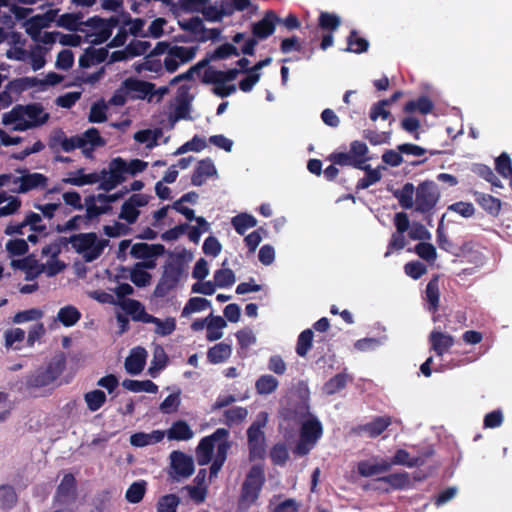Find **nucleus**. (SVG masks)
<instances>
[{
	"mask_svg": "<svg viewBox=\"0 0 512 512\" xmlns=\"http://www.w3.org/2000/svg\"><path fill=\"white\" fill-rule=\"evenodd\" d=\"M107 48H93L88 47L84 53L79 57V66L82 68H88L94 64H100L104 62L108 57Z\"/></svg>",
	"mask_w": 512,
	"mask_h": 512,
	"instance_id": "a878e982",
	"label": "nucleus"
},
{
	"mask_svg": "<svg viewBox=\"0 0 512 512\" xmlns=\"http://www.w3.org/2000/svg\"><path fill=\"white\" fill-rule=\"evenodd\" d=\"M415 252L420 258L427 262H434L437 257L436 248L427 242H420L415 246Z\"/></svg>",
	"mask_w": 512,
	"mask_h": 512,
	"instance_id": "338daca9",
	"label": "nucleus"
},
{
	"mask_svg": "<svg viewBox=\"0 0 512 512\" xmlns=\"http://www.w3.org/2000/svg\"><path fill=\"white\" fill-rule=\"evenodd\" d=\"M154 321H150V323L155 324V333L160 336H169L176 329V321L173 317H168L165 320H161L155 316H153Z\"/></svg>",
	"mask_w": 512,
	"mask_h": 512,
	"instance_id": "4d7b16f0",
	"label": "nucleus"
},
{
	"mask_svg": "<svg viewBox=\"0 0 512 512\" xmlns=\"http://www.w3.org/2000/svg\"><path fill=\"white\" fill-rule=\"evenodd\" d=\"M43 28H47V24L44 23L43 17H37L35 15L26 21V33L34 41H39L41 30Z\"/></svg>",
	"mask_w": 512,
	"mask_h": 512,
	"instance_id": "5fc2aeb1",
	"label": "nucleus"
},
{
	"mask_svg": "<svg viewBox=\"0 0 512 512\" xmlns=\"http://www.w3.org/2000/svg\"><path fill=\"white\" fill-rule=\"evenodd\" d=\"M279 22V17L273 10L265 12L263 18L252 25V34L254 37L245 41L241 47V52L245 55H254L257 39H266L271 36Z\"/></svg>",
	"mask_w": 512,
	"mask_h": 512,
	"instance_id": "39448f33",
	"label": "nucleus"
},
{
	"mask_svg": "<svg viewBox=\"0 0 512 512\" xmlns=\"http://www.w3.org/2000/svg\"><path fill=\"white\" fill-rule=\"evenodd\" d=\"M48 147L53 153H59L60 151L69 153L77 148L82 149L84 144L79 135L67 137L66 133L58 128L50 134Z\"/></svg>",
	"mask_w": 512,
	"mask_h": 512,
	"instance_id": "9b49d317",
	"label": "nucleus"
},
{
	"mask_svg": "<svg viewBox=\"0 0 512 512\" xmlns=\"http://www.w3.org/2000/svg\"><path fill=\"white\" fill-rule=\"evenodd\" d=\"M82 15L80 13H65L62 14L58 20L57 25L59 27L65 28L69 31H83L80 28L82 25Z\"/></svg>",
	"mask_w": 512,
	"mask_h": 512,
	"instance_id": "49530a36",
	"label": "nucleus"
},
{
	"mask_svg": "<svg viewBox=\"0 0 512 512\" xmlns=\"http://www.w3.org/2000/svg\"><path fill=\"white\" fill-rule=\"evenodd\" d=\"M323 435V426L318 418L311 416L305 420L300 428L299 441L293 452L298 456H305L316 446Z\"/></svg>",
	"mask_w": 512,
	"mask_h": 512,
	"instance_id": "20e7f679",
	"label": "nucleus"
},
{
	"mask_svg": "<svg viewBox=\"0 0 512 512\" xmlns=\"http://www.w3.org/2000/svg\"><path fill=\"white\" fill-rule=\"evenodd\" d=\"M81 318L79 310L71 305L60 308L57 319L65 326L71 327L75 325Z\"/></svg>",
	"mask_w": 512,
	"mask_h": 512,
	"instance_id": "c03bdc74",
	"label": "nucleus"
},
{
	"mask_svg": "<svg viewBox=\"0 0 512 512\" xmlns=\"http://www.w3.org/2000/svg\"><path fill=\"white\" fill-rule=\"evenodd\" d=\"M224 328V317H211L207 324L206 337L209 341H215L221 338V329Z\"/></svg>",
	"mask_w": 512,
	"mask_h": 512,
	"instance_id": "6e6d98bb",
	"label": "nucleus"
},
{
	"mask_svg": "<svg viewBox=\"0 0 512 512\" xmlns=\"http://www.w3.org/2000/svg\"><path fill=\"white\" fill-rule=\"evenodd\" d=\"M348 382V374L345 372H340L330 378L325 384L323 385V392L326 395H334L340 391H342Z\"/></svg>",
	"mask_w": 512,
	"mask_h": 512,
	"instance_id": "79ce46f5",
	"label": "nucleus"
},
{
	"mask_svg": "<svg viewBox=\"0 0 512 512\" xmlns=\"http://www.w3.org/2000/svg\"><path fill=\"white\" fill-rule=\"evenodd\" d=\"M6 251L10 256H22L29 250L28 243L23 238L9 240L5 245Z\"/></svg>",
	"mask_w": 512,
	"mask_h": 512,
	"instance_id": "0e129e2a",
	"label": "nucleus"
},
{
	"mask_svg": "<svg viewBox=\"0 0 512 512\" xmlns=\"http://www.w3.org/2000/svg\"><path fill=\"white\" fill-rule=\"evenodd\" d=\"M357 470L362 477H372L390 470L388 460L382 459L379 463H371L368 460L360 461L357 465Z\"/></svg>",
	"mask_w": 512,
	"mask_h": 512,
	"instance_id": "2f4dec72",
	"label": "nucleus"
},
{
	"mask_svg": "<svg viewBox=\"0 0 512 512\" xmlns=\"http://www.w3.org/2000/svg\"><path fill=\"white\" fill-rule=\"evenodd\" d=\"M257 6L251 3V0H226V18L231 16L235 11L243 12L248 10V15H242L244 21L248 20Z\"/></svg>",
	"mask_w": 512,
	"mask_h": 512,
	"instance_id": "4c0bfd02",
	"label": "nucleus"
},
{
	"mask_svg": "<svg viewBox=\"0 0 512 512\" xmlns=\"http://www.w3.org/2000/svg\"><path fill=\"white\" fill-rule=\"evenodd\" d=\"M84 400L88 409L91 412L99 410L106 402V394L100 390L95 389L84 394Z\"/></svg>",
	"mask_w": 512,
	"mask_h": 512,
	"instance_id": "09e8293b",
	"label": "nucleus"
},
{
	"mask_svg": "<svg viewBox=\"0 0 512 512\" xmlns=\"http://www.w3.org/2000/svg\"><path fill=\"white\" fill-rule=\"evenodd\" d=\"M425 300L427 302V309L431 313H436L439 309L440 291L439 281L437 277L432 278L425 289Z\"/></svg>",
	"mask_w": 512,
	"mask_h": 512,
	"instance_id": "7c9ffc66",
	"label": "nucleus"
},
{
	"mask_svg": "<svg viewBox=\"0 0 512 512\" xmlns=\"http://www.w3.org/2000/svg\"><path fill=\"white\" fill-rule=\"evenodd\" d=\"M434 104L427 96H420L416 100L408 101L404 106L405 113H413L419 111L421 114L426 115L432 112Z\"/></svg>",
	"mask_w": 512,
	"mask_h": 512,
	"instance_id": "ea45409f",
	"label": "nucleus"
},
{
	"mask_svg": "<svg viewBox=\"0 0 512 512\" xmlns=\"http://www.w3.org/2000/svg\"><path fill=\"white\" fill-rule=\"evenodd\" d=\"M171 468L179 478H188L194 473V462L192 457L181 451H173L170 454Z\"/></svg>",
	"mask_w": 512,
	"mask_h": 512,
	"instance_id": "4468645a",
	"label": "nucleus"
},
{
	"mask_svg": "<svg viewBox=\"0 0 512 512\" xmlns=\"http://www.w3.org/2000/svg\"><path fill=\"white\" fill-rule=\"evenodd\" d=\"M122 386L134 393L139 392H147V393H156L158 391V386L151 380H132L125 379L122 382Z\"/></svg>",
	"mask_w": 512,
	"mask_h": 512,
	"instance_id": "a19ab883",
	"label": "nucleus"
},
{
	"mask_svg": "<svg viewBox=\"0 0 512 512\" xmlns=\"http://www.w3.org/2000/svg\"><path fill=\"white\" fill-rule=\"evenodd\" d=\"M216 174V168L210 159H203L198 162L192 177L191 183L194 186H201L209 177Z\"/></svg>",
	"mask_w": 512,
	"mask_h": 512,
	"instance_id": "393cba45",
	"label": "nucleus"
},
{
	"mask_svg": "<svg viewBox=\"0 0 512 512\" xmlns=\"http://www.w3.org/2000/svg\"><path fill=\"white\" fill-rule=\"evenodd\" d=\"M23 114L26 115L35 126L45 124L49 119V114L44 113L43 106L40 103H32L22 106Z\"/></svg>",
	"mask_w": 512,
	"mask_h": 512,
	"instance_id": "e433bc0d",
	"label": "nucleus"
},
{
	"mask_svg": "<svg viewBox=\"0 0 512 512\" xmlns=\"http://www.w3.org/2000/svg\"><path fill=\"white\" fill-rule=\"evenodd\" d=\"M341 25V18L333 12L322 11L318 17V28L323 31L320 42V49L327 50L334 44L333 33L338 30Z\"/></svg>",
	"mask_w": 512,
	"mask_h": 512,
	"instance_id": "9d476101",
	"label": "nucleus"
},
{
	"mask_svg": "<svg viewBox=\"0 0 512 512\" xmlns=\"http://www.w3.org/2000/svg\"><path fill=\"white\" fill-rule=\"evenodd\" d=\"M415 197V210L424 214L434 209L440 194L437 185L433 181L426 180L418 184Z\"/></svg>",
	"mask_w": 512,
	"mask_h": 512,
	"instance_id": "1a4fd4ad",
	"label": "nucleus"
},
{
	"mask_svg": "<svg viewBox=\"0 0 512 512\" xmlns=\"http://www.w3.org/2000/svg\"><path fill=\"white\" fill-rule=\"evenodd\" d=\"M496 171L504 178L512 177V161L510 156L503 152L495 160Z\"/></svg>",
	"mask_w": 512,
	"mask_h": 512,
	"instance_id": "052dcab7",
	"label": "nucleus"
},
{
	"mask_svg": "<svg viewBox=\"0 0 512 512\" xmlns=\"http://www.w3.org/2000/svg\"><path fill=\"white\" fill-rule=\"evenodd\" d=\"M165 432L154 430L151 433L136 432L130 436V444L134 447H145L159 443L163 440Z\"/></svg>",
	"mask_w": 512,
	"mask_h": 512,
	"instance_id": "bb28decb",
	"label": "nucleus"
},
{
	"mask_svg": "<svg viewBox=\"0 0 512 512\" xmlns=\"http://www.w3.org/2000/svg\"><path fill=\"white\" fill-rule=\"evenodd\" d=\"M216 59H224V44L219 45L212 53L208 54V56L202 61L198 62L196 65L192 66L186 72L177 75L171 80V84H177L180 81L191 80L193 77V73L199 71L200 69L206 67L208 63L212 60Z\"/></svg>",
	"mask_w": 512,
	"mask_h": 512,
	"instance_id": "6ab92c4d",
	"label": "nucleus"
},
{
	"mask_svg": "<svg viewBox=\"0 0 512 512\" xmlns=\"http://www.w3.org/2000/svg\"><path fill=\"white\" fill-rule=\"evenodd\" d=\"M194 435V432L184 420H177L172 423L171 427L167 430V437L169 440L188 441Z\"/></svg>",
	"mask_w": 512,
	"mask_h": 512,
	"instance_id": "c85d7f7f",
	"label": "nucleus"
},
{
	"mask_svg": "<svg viewBox=\"0 0 512 512\" xmlns=\"http://www.w3.org/2000/svg\"><path fill=\"white\" fill-rule=\"evenodd\" d=\"M416 188L410 182L405 183L401 189H397L393 192V196L398 200L399 205L403 209H411L414 206V194Z\"/></svg>",
	"mask_w": 512,
	"mask_h": 512,
	"instance_id": "c9c22d12",
	"label": "nucleus"
},
{
	"mask_svg": "<svg viewBox=\"0 0 512 512\" xmlns=\"http://www.w3.org/2000/svg\"><path fill=\"white\" fill-rule=\"evenodd\" d=\"M59 241L63 245L70 243L78 254H83L85 262L88 263L98 259L109 245L108 239L99 240L95 232L74 234L69 238L61 237Z\"/></svg>",
	"mask_w": 512,
	"mask_h": 512,
	"instance_id": "f257e3e1",
	"label": "nucleus"
},
{
	"mask_svg": "<svg viewBox=\"0 0 512 512\" xmlns=\"http://www.w3.org/2000/svg\"><path fill=\"white\" fill-rule=\"evenodd\" d=\"M392 418L390 416H377L371 422L359 425L355 428L358 434L364 433L370 438L380 436L390 425Z\"/></svg>",
	"mask_w": 512,
	"mask_h": 512,
	"instance_id": "dca6fc26",
	"label": "nucleus"
},
{
	"mask_svg": "<svg viewBox=\"0 0 512 512\" xmlns=\"http://www.w3.org/2000/svg\"><path fill=\"white\" fill-rule=\"evenodd\" d=\"M83 141L82 153L85 157L90 158L96 148L106 145V140L100 135L97 128L91 127L79 135Z\"/></svg>",
	"mask_w": 512,
	"mask_h": 512,
	"instance_id": "f3484780",
	"label": "nucleus"
},
{
	"mask_svg": "<svg viewBox=\"0 0 512 512\" xmlns=\"http://www.w3.org/2000/svg\"><path fill=\"white\" fill-rule=\"evenodd\" d=\"M313 331L311 329L303 330L297 339L296 353L300 357H305L309 350L312 348Z\"/></svg>",
	"mask_w": 512,
	"mask_h": 512,
	"instance_id": "603ef678",
	"label": "nucleus"
},
{
	"mask_svg": "<svg viewBox=\"0 0 512 512\" xmlns=\"http://www.w3.org/2000/svg\"><path fill=\"white\" fill-rule=\"evenodd\" d=\"M145 492H146V482L143 480L137 481V482L132 483L128 487L126 494H125V498L129 503L137 504L143 499Z\"/></svg>",
	"mask_w": 512,
	"mask_h": 512,
	"instance_id": "3c124183",
	"label": "nucleus"
},
{
	"mask_svg": "<svg viewBox=\"0 0 512 512\" xmlns=\"http://www.w3.org/2000/svg\"><path fill=\"white\" fill-rule=\"evenodd\" d=\"M165 253L162 244L135 243L131 246L130 255L135 259L157 258Z\"/></svg>",
	"mask_w": 512,
	"mask_h": 512,
	"instance_id": "aec40b11",
	"label": "nucleus"
},
{
	"mask_svg": "<svg viewBox=\"0 0 512 512\" xmlns=\"http://www.w3.org/2000/svg\"><path fill=\"white\" fill-rule=\"evenodd\" d=\"M267 423V414L262 412L247 430L250 458H263L265 454V436L263 428Z\"/></svg>",
	"mask_w": 512,
	"mask_h": 512,
	"instance_id": "0eeeda50",
	"label": "nucleus"
},
{
	"mask_svg": "<svg viewBox=\"0 0 512 512\" xmlns=\"http://www.w3.org/2000/svg\"><path fill=\"white\" fill-rule=\"evenodd\" d=\"M76 174L78 176L63 178L62 182L65 184H71L74 186H84L89 184H96L103 181V175L97 172L84 174V169H79Z\"/></svg>",
	"mask_w": 512,
	"mask_h": 512,
	"instance_id": "473e14b6",
	"label": "nucleus"
},
{
	"mask_svg": "<svg viewBox=\"0 0 512 512\" xmlns=\"http://www.w3.org/2000/svg\"><path fill=\"white\" fill-rule=\"evenodd\" d=\"M472 195L474 197V200L478 205L481 206V208L487 212L489 215L496 217L499 215L501 211V200L490 195L485 194L478 191H473Z\"/></svg>",
	"mask_w": 512,
	"mask_h": 512,
	"instance_id": "5701e85b",
	"label": "nucleus"
},
{
	"mask_svg": "<svg viewBox=\"0 0 512 512\" xmlns=\"http://www.w3.org/2000/svg\"><path fill=\"white\" fill-rule=\"evenodd\" d=\"M77 498V484L73 474L67 473L63 476L60 484L58 485L55 495L54 503L59 505H70Z\"/></svg>",
	"mask_w": 512,
	"mask_h": 512,
	"instance_id": "ddd939ff",
	"label": "nucleus"
},
{
	"mask_svg": "<svg viewBox=\"0 0 512 512\" xmlns=\"http://www.w3.org/2000/svg\"><path fill=\"white\" fill-rule=\"evenodd\" d=\"M377 481L385 482L395 490H402L410 485V477L407 472H397L379 477Z\"/></svg>",
	"mask_w": 512,
	"mask_h": 512,
	"instance_id": "37998d69",
	"label": "nucleus"
},
{
	"mask_svg": "<svg viewBox=\"0 0 512 512\" xmlns=\"http://www.w3.org/2000/svg\"><path fill=\"white\" fill-rule=\"evenodd\" d=\"M121 307L128 315L131 316L133 321H139L143 323H150V321H154L153 315L148 314L144 305L138 300H124L121 304Z\"/></svg>",
	"mask_w": 512,
	"mask_h": 512,
	"instance_id": "4be33fe9",
	"label": "nucleus"
},
{
	"mask_svg": "<svg viewBox=\"0 0 512 512\" xmlns=\"http://www.w3.org/2000/svg\"><path fill=\"white\" fill-rule=\"evenodd\" d=\"M350 153L355 157L356 161H361V165L370 160L368 156L369 149L366 143L354 140L350 143Z\"/></svg>",
	"mask_w": 512,
	"mask_h": 512,
	"instance_id": "e2e57ef3",
	"label": "nucleus"
},
{
	"mask_svg": "<svg viewBox=\"0 0 512 512\" xmlns=\"http://www.w3.org/2000/svg\"><path fill=\"white\" fill-rule=\"evenodd\" d=\"M178 24L182 30L191 33L197 41L198 37L205 32L203 21L198 16L192 17L188 20H179Z\"/></svg>",
	"mask_w": 512,
	"mask_h": 512,
	"instance_id": "a18cd8bd",
	"label": "nucleus"
},
{
	"mask_svg": "<svg viewBox=\"0 0 512 512\" xmlns=\"http://www.w3.org/2000/svg\"><path fill=\"white\" fill-rule=\"evenodd\" d=\"M203 82L207 84H215V93L224 98V71L217 70L212 66L204 67Z\"/></svg>",
	"mask_w": 512,
	"mask_h": 512,
	"instance_id": "cd10ccee",
	"label": "nucleus"
},
{
	"mask_svg": "<svg viewBox=\"0 0 512 512\" xmlns=\"http://www.w3.org/2000/svg\"><path fill=\"white\" fill-rule=\"evenodd\" d=\"M369 49V42L367 39L360 37L356 29H352L347 36V47L345 52L361 54L367 52Z\"/></svg>",
	"mask_w": 512,
	"mask_h": 512,
	"instance_id": "f704fd0d",
	"label": "nucleus"
},
{
	"mask_svg": "<svg viewBox=\"0 0 512 512\" xmlns=\"http://www.w3.org/2000/svg\"><path fill=\"white\" fill-rule=\"evenodd\" d=\"M146 350L138 347L132 350L131 354L125 359V369L131 375H138L144 369L146 363Z\"/></svg>",
	"mask_w": 512,
	"mask_h": 512,
	"instance_id": "b1692460",
	"label": "nucleus"
},
{
	"mask_svg": "<svg viewBox=\"0 0 512 512\" xmlns=\"http://www.w3.org/2000/svg\"><path fill=\"white\" fill-rule=\"evenodd\" d=\"M107 106L106 104L101 102L94 103L89 112L88 121L90 123H103L107 120Z\"/></svg>",
	"mask_w": 512,
	"mask_h": 512,
	"instance_id": "69168bd1",
	"label": "nucleus"
},
{
	"mask_svg": "<svg viewBox=\"0 0 512 512\" xmlns=\"http://www.w3.org/2000/svg\"><path fill=\"white\" fill-rule=\"evenodd\" d=\"M334 165L339 166H352L354 168H361V161H356L355 157L349 152H333L328 157Z\"/></svg>",
	"mask_w": 512,
	"mask_h": 512,
	"instance_id": "de8ad7c7",
	"label": "nucleus"
},
{
	"mask_svg": "<svg viewBox=\"0 0 512 512\" xmlns=\"http://www.w3.org/2000/svg\"><path fill=\"white\" fill-rule=\"evenodd\" d=\"M224 438V428H218L213 434L202 438L196 448V460L201 466L211 462L214 454L216 441Z\"/></svg>",
	"mask_w": 512,
	"mask_h": 512,
	"instance_id": "f8f14e48",
	"label": "nucleus"
},
{
	"mask_svg": "<svg viewBox=\"0 0 512 512\" xmlns=\"http://www.w3.org/2000/svg\"><path fill=\"white\" fill-rule=\"evenodd\" d=\"M151 274L143 268L136 267V263L130 271V280L137 287H146L150 284Z\"/></svg>",
	"mask_w": 512,
	"mask_h": 512,
	"instance_id": "680f3d73",
	"label": "nucleus"
},
{
	"mask_svg": "<svg viewBox=\"0 0 512 512\" xmlns=\"http://www.w3.org/2000/svg\"><path fill=\"white\" fill-rule=\"evenodd\" d=\"M103 181L99 184V189L109 192L122 184L125 180L126 160L122 157L113 158L108 165V170L102 169Z\"/></svg>",
	"mask_w": 512,
	"mask_h": 512,
	"instance_id": "6e6552de",
	"label": "nucleus"
},
{
	"mask_svg": "<svg viewBox=\"0 0 512 512\" xmlns=\"http://www.w3.org/2000/svg\"><path fill=\"white\" fill-rule=\"evenodd\" d=\"M180 498L176 494L161 496L156 504L157 512H176Z\"/></svg>",
	"mask_w": 512,
	"mask_h": 512,
	"instance_id": "864d4df0",
	"label": "nucleus"
},
{
	"mask_svg": "<svg viewBox=\"0 0 512 512\" xmlns=\"http://www.w3.org/2000/svg\"><path fill=\"white\" fill-rule=\"evenodd\" d=\"M278 384V380L274 376L266 374L257 379L255 388L259 394L267 395L274 392L277 389Z\"/></svg>",
	"mask_w": 512,
	"mask_h": 512,
	"instance_id": "8fccbe9b",
	"label": "nucleus"
},
{
	"mask_svg": "<svg viewBox=\"0 0 512 512\" xmlns=\"http://www.w3.org/2000/svg\"><path fill=\"white\" fill-rule=\"evenodd\" d=\"M18 501V495L13 486L8 484L0 485V510H11Z\"/></svg>",
	"mask_w": 512,
	"mask_h": 512,
	"instance_id": "58836bf2",
	"label": "nucleus"
},
{
	"mask_svg": "<svg viewBox=\"0 0 512 512\" xmlns=\"http://www.w3.org/2000/svg\"><path fill=\"white\" fill-rule=\"evenodd\" d=\"M257 224V219L246 212L239 213L231 219V225L239 235H244L247 230L256 227Z\"/></svg>",
	"mask_w": 512,
	"mask_h": 512,
	"instance_id": "72a5a7b5",
	"label": "nucleus"
},
{
	"mask_svg": "<svg viewBox=\"0 0 512 512\" xmlns=\"http://www.w3.org/2000/svg\"><path fill=\"white\" fill-rule=\"evenodd\" d=\"M124 87L128 92L136 93L135 97L138 99L148 98L149 100L157 93L155 90V84L136 79V78H128L124 81Z\"/></svg>",
	"mask_w": 512,
	"mask_h": 512,
	"instance_id": "a211bd4d",
	"label": "nucleus"
},
{
	"mask_svg": "<svg viewBox=\"0 0 512 512\" xmlns=\"http://www.w3.org/2000/svg\"><path fill=\"white\" fill-rule=\"evenodd\" d=\"M183 272L184 264L180 258L167 262L154 289L153 295L156 298H164L167 296L170 291L177 287Z\"/></svg>",
	"mask_w": 512,
	"mask_h": 512,
	"instance_id": "423d86ee",
	"label": "nucleus"
},
{
	"mask_svg": "<svg viewBox=\"0 0 512 512\" xmlns=\"http://www.w3.org/2000/svg\"><path fill=\"white\" fill-rule=\"evenodd\" d=\"M431 350L439 357L447 353L454 345V337L441 331H432L429 335Z\"/></svg>",
	"mask_w": 512,
	"mask_h": 512,
	"instance_id": "412c9836",
	"label": "nucleus"
},
{
	"mask_svg": "<svg viewBox=\"0 0 512 512\" xmlns=\"http://www.w3.org/2000/svg\"><path fill=\"white\" fill-rule=\"evenodd\" d=\"M270 457L274 464L284 465L289 458V453L285 444H275L270 451Z\"/></svg>",
	"mask_w": 512,
	"mask_h": 512,
	"instance_id": "774afa93",
	"label": "nucleus"
},
{
	"mask_svg": "<svg viewBox=\"0 0 512 512\" xmlns=\"http://www.w3.org/2000/svg\"><path fill=\"white\" fill-rule=\"evenodd\" d=\"M196 51V47L172 46L169 49V54L179 60L180 63H187L195 57Z\"/></svg>",
	"mask_w": 512,
	"mask_h": 512,
	"instance_id": "13d9d810",
	"label": "nucleus"
},
{
	"mask_svg": "<svg viewBox=\"0 0 512 512\" xmlns=\"http://www.w3.org/2000/svg\"><path fill=\"white\" fill-rule=\"evenodd\" d=\"M20 183L18 189L15 191L19 194H25L37 188H45L48 183V178L41 173H27L20 177L14 178V183Z\"/></svg>",
	"mask_w": 512,
	"mask_h": 512,
	"instance_id": "2eb2a0df",
	"label": "nucleus"
},
{
	"mask_svg": "<svg viewBox=\"0 0 512 512\" xmlns=\"http://www.w3.org/2000/svg\"><path fill=\"white\" fill-rule=\"evenodd\" d=\"M66 368L63 352L54 355L45 368H39L26 379L28 388H43L54 383Z\"/></svg>",
	"mask_w": 512,
	"mask_h": 512,
	"instance_id": "7ed1b4c3",
	"label": "nucleus"
},
{
	"mask_svg": "<svg viewBox=\"0 0 512 512\" xmlns=\"http://www.w3.org/2000/svg\"><path fill=\"white\" fill-rule=\"evenodd\" d=\"M264 469L260 465H253L242 484L237 502V512H247L256 503L265 484Z\"/></svg>",
	"mask_w": 512,
	"mask_h": 512,
	"instance_id": "f03ea898",
	"label": "nucleus"
},
{
	"mask_svg": "<svg viewBox=\"0 0 512 512\" xmlns=\"http://www.w3.org/2000/svg\"><path fill=\"white\" fill-rule=\"evenodd\" d=\"M210 307V302L206 298L202 297H192L185 304L182 316H187L194 312L203 311Z\"/></svg>",
	"mask_w": 512,
	"mask_h": 512,
	"instance_id": "bf43d9fd",
	"label": "nucleus"
},
{
	"mask_svg": "<svg viewBox=\"0 0 512 512\" xmlns=\"http://www.w3.org/2000/svg\"><path fill=\"white\" fill-rule=\"evenodd\" d=\"M425 459L423 457H410V453L405 449H398L394 456L388 461L390 468L393 465H402L409 468L419 467L424 465Z\"/></svg>",
	"mask_w": 512,
	"mask_h": 512,
	"instance_id": "c756f323",
	"label": "nucleus"
}]
</instances>
